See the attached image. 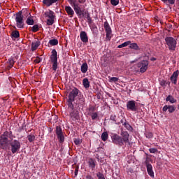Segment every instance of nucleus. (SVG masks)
Segmentation results:
<instances>
[{
    "mask_svg": "<svg viewBox=\"0 0 179 179\" xmlns=\"http://www.w3.org/2000/svg\"><path fill=\"white\" fill-rule=\"evenodd\" d=\"M160 85H161V86H166L167 82L164 80H162V81H160Z\"/></svg>",
    "mask_w": 179,
    "mask_h": 179,
    "instance_id": "nucleus-46",
    "label": "nucleus"
},
{
    "mask_svg": "<svg viewBox=\"0 0 179 179\" xmlns=\"http://www.w3.org/2000/svg\"><path fill=\"white\" fill-rule=\"evenodd\" d=\"M178 110H179V105L178 106Z\"/></svg>",
    "mask_w": 179,
    "mask_h": 179,
    "instance_id": "nucleus-57",
    "label": "nucleus"
},
{
    "mask_svg": "<svg viewBox=\"0 0 179 179\" xmlns=\"http://www.w3.org/2000/svg\"><path fill=\"white\" fill-rule=\"evenodd\" d=\"M137 66L140 68L141 73H145V71H148V66H149V57H145L144 59L137 64Z\"/></svg>",
    "mask_w": 179,
    "mask_h": 179,
    "instance_id": "nucleus-6",
    "label": "nucleus"
},
{
    "mask_svg": "<svg viewBox=\"0 0 179 179\" xmlns=\"http://www.w3.org/2000/svg\"><path fill=\"white\" fill-rule=\"evenodd\" d=\"M10 140L8 138L0 137V149H3V150H8V149H9V146H10Z\"/></svg>",
    "mask_w": 179,
    "mask_h": 179,
    "instance_id": "nucleus-11",
    "label": "nucleus"
},
{
    "mask_svg": "<svg viewBox=\"0 0 179 179\" xmlns=\"http://www.w3.org/2000/svg\"><path fill=\"white\" fill-rule=\"evenodd\" d=\"M177 1H178V2H179V0H177Z\"/></svg>",
    "mask_w": 179,
    "mask_h": 179,
    "instance_id": "nucleus-58",
    "label": "nucleus"
},
{
    "mask_svg": "<svg viewBox=\"0 0 179 179\" xmlns=\"http://www.w3.org/2000/svg\"><path fill=\"white\" fill-rule=\"evenodd\" d=\"M86 178H87V179H94V178H92V176H90V175H87V176H86Z\"/></svg>",
    "mask_w": 179,
    "mask_h": 179,
    "instance_id": "nucleus-53",
    "label": "nucleus"
},
{
    "mask_svg": "<svg viewBox=\"0 0 179 179\" xmlns=\"http://www.w3.org/2000/svg\"><path fill=\"white\" fill-rule=\"evenodd\" d=\"M104 29L106 33V38H111V33H113V31L111 30V27H110V24H108V22L106 21L104 22Z\"/></svg>",
    "mask_w": 179,
    "mask_h": 179,
    "instance_id": "nucleus-13",
    "label": "nucleus"
},
{
    "mask_svg": "<svg viewBox=\"0 0 179 179\" xmlns=\"http://www.w3.org/2000/svg\"><path fill=\"white\" fill-rule=\"evenodd\" d=\"M26 23L28 26H33V24H34V20H33V17H28L27 18Z\"/></svg>",
    "mask_w": 179,
    "mask_h": 179,
    "instance_id": "nucleus-27",
    "label": "nucleus"
},
{
    "mask_svg": "<svg viewBox=\"0 0 179 179\" xmlns=\"http://www.w3.org/2000/svg\"><path fill=\"white\" fill-rule=\"evenodd\" d=\"M129 45V48H131V50H135V51H139V50H141V48H139V46L138 45V43H130Z\"/></svg>",
    "mask_w": 179,
    "mask_h": 179,
    "instance_id": "nucleus-25",
    "label": "nucleus"
},
{
    "mask_svg": "<svg viewBox=\"0 0 179 179\" xmlns=\"http://www.w3.org/2000/svg\"><path fill=\"white\" fill-rule=\"evenodd\" d=\"M11 37L12 38H19V37H20V34L18 31H13L11 33Z\"/></svg>",
    "mask_w": 179,
    "mask_h": 179,
    "instance_id": "nucleus-28",
    "label": "nucleus"
},
{
    "mask_svg": "<svg viewBox=\"0 0 179 179\" xmlns=\"http://www.w3.org/2000/svg\"><path fill=\"white\" fill-rule=\"evenodd\" d=\"M165 43L166 45H168L169 50L171 51H176V48H177V41H176L174 38L166 36L165 38Z\"/></svg>",
    "mask_w": 179,
    "mask_h": 179,
    "instance_id": "nucleus-5",
    "label": "nucleus"
},
{
    "mask_svg": "<svg viewBox=\"0 0 179 179\" xmlns=\"http://www.w3.org/2000/svg\"><path fill=\"white\" fill-rule=\"evenodd\" d=\"M31 31H33V33H37V31H38V24H34L32 27Z\"/></svg>",
    "mask_w": 179,
    "mask_h": 179,
    "instance_id": "nucleus-39",
    "label": "nucleus"
},
{
    "mask_svg": "<svg viewBox=\"0 0 179 179\" xmlns=\"http://www.w3.org/2000/svg\"><path fill=\"white\" fill-rule=\"evenodd\" d=\"M169 111V113H174V111H176V107H174V106H171V105H165L163 108H162V111L164 113H166V111Z\"/></svg>",
    "mask_w": 179,
    "mask_h": 179,
    "instance_id": "nucleus-17",
    "label": "nucleus"
},
{
    "mask_svg": "<svg viewBox=\"0 0 179 179\" xmlns=\"http://www.w3.org/2000/svg\"><path fill=\"white\" fill-rule=\"evenodd\" d=\"M83 85L85 89H89L90 87V82H89V79L87 78L83 79Z\"/></svg>",
    "mask_w": 179,
    "mask_h": 179,
    "instance_id": "nucleus-24",
    "label": "nucleus"
},
{
    "mask_svg": "<svg viewBox=\"0 0 179 179\" xmlns=\"http://www.w3.org/2000/svg\"><path fill=\"white\" fill-rule=\"evenodd\" d=\"M150 61H156V58L152 57V58L150 59Z\"/></svg>",
    "mask_w": 179,
    "mask_h": 179,
    "instance_id": "nucleus-55",
    "label": "nucleus"
},
{
    "mask_svg": "<svg viewBox=\"0 0 179 179\" xmlns=\"http://www.w3.org/2000/svg\"><path fill=\"white\" fill-rule=\"evenodd\" d=\"M164 3H169V5H174L176 0H162Z\"/></svg>",
    "mask_w": 179,
    "mask_h": 179,
    "instance_id": "nucleus-37",
    "label": "nucleus"
},
{
    "mask_svg": "<svg viewBox=\"0 0 179 179\" xmlns=\"http://www.w3.org/2000/svg\"><path fill=\"white\" fill-rule=\"evenodd\" d=\"M34 62H35V64H40V62H41V59L39 57H37Z\"/></svg>",
    "mask_w": 179,
    "mask_h": 179,
    "instance_id": "nucleus-45",
    "label": "nucleus"
},
{
    "mask_svg": "<svg viewBox=\"0 0 179 179\" xmlns=\"http://www.w3.org/2000/svg\"><path fill=\"white\" fill-rule=\"evenodd\" d=\"M59 0H43V3L45 5V6H47L48 8L50 6H52L53 3H57Z\"/></svg>",
    "mask_w": 179,
    "mask_h": 179,
    "instance_id": "nucleus-19",
    "label": "nucleus"
},
{
    "mask_svg": "<svg viewBox=\"0 0 179 179\" xmlns=\"http://www.w3.org/2000/svg\"><path fill=\"white\" fill-rule=\"evenodd\" d=\"M78 171H79V170L78 169V168L75 169V171H74L75 176H78Z\"/></svg>",
    "mask_w": 179,
    "mask_h": 179,
    "instance_id": "nucleus-52",
    "label": "nucleus"
},
{
    "mask_svg": "<svg viewBox=\"0 0 179 179\" xmlns=\"http://www.w3.org/2000/svg\"><path fill=\"white\" fill-rule=\"evenodd\" d=\"M87 69H89V66H87V63H83L80 67V71L82 73H86V72H87Z\"/></svg>",
    "mask_w": 179,
    "mask_h": 179,
    "instance_id": "nucleus-23",
    "label": "nucleus"
},
{
    "mask_svg": "<svg viewBox=\"0 0 179 179\" xmlns=\"http://www.w3.org/2000/svg\"><path fill=\"white\" fill-rule=\"evenodd\" d=\"M27 138H28L29 142L31 143V142H34V140L36 139V136L33 134H29L28 135Z\"/></svg>",
    "mask_w": 179,
    "mask_h": 179,
    "instance_id": "nucleus-36",
    "label": "nucleus"
},
{
    "mask_svg": "<svg viewBox=\"0 0 179 179\" xmlns=\"http://www.w3.org/2000/svg\"><path fill=\"white\" fill-rule=\"evenodd\" d=\"M80 37L83 43H89V38L87 37V34L85 31H82L80 34Z\"/></svg>",
    "mask_w": 179,
    "mask_h": 179,
    "instance_id": "nucleus-18",
    "label": "nucleus"
},
{
    "mask_svg": "<svg viewBox=\"0 0 179 179\" xmlns=\"http://www.w3.org/2000/svg\"><path fill=\"white\" fill-rule=\"evenodd\" d=\"M118 80V78L117 77H111L110 79H109V82H117Z\"/></svg>",
    "mask_w": 179,
    "mask_h": 179,
    "instance_id": "nucleus-44",
    "label": "nucleus"
},
{
    "mask_svg": "<svg viewBox=\"0 0 179 179\" xmlns=\"http://www.w3.org/2000/svg\"><path fill=\"white\" fill-rule=\"evenodd\" d=\"M65 10L67 13V15H69V16H70V17H73V15H75V11H73V9H72V8L71 6H66L65 7Z\"/></svg>",
    "mask_w": 179,
    "mask_h": 179,
    "instance_id": "nucleus-22",
    "label": "nucleus"
},
{
    "mask_svg": "<svg viewBox=\"0 0 179 179\" xmlns=\"http://www.w3.org/2000/svg\"><path fill=\"white\" fill-rule=\"evenodd\" d=\"M79 3H85L86 2V0H78Z\"/></svg>",
    "mask_w": 179,
    "mask_h": 179,
    "instance_id": "nucleus-51",
    "label": "nucleus"
},
{
    "mask_svg": "<svg viewBox=\"0 0 179 179\" xmlns=\"http://www.w3.org/2000/svg\"><path fill=\"white\" fill-rule=\"evenodd\" d=\"M48 44H50V45H58V39L50 40Z\"/></svg>",
    "mask_w": 179,
    "mask_h": 179,
    "instance_id": "nucleus-34",
    "label": "nucleus"
},
{
    "mask_svg": "<svg viewBox=\"0 0 179 179\" xmlns=\"http://www.w3.org/2000/svg\"><path fill=\"white\" fill-rule=\"evenodd\" d=\"M8 62L11 65H15V62H16V61L15 60V57H10V59H8Z\"/></svg>",
    "mask_w": 179,
    "mask_h": 179,
    "instance_id": "nucleus-40",
    "label": "nucleus"
},
{
    "mask_svg": "<svg viewBox=\"0 0 179 179\" xmlns=\"http://www.w3.org/2000/svg\"><path fill=\"white\" fill-rule=\"evenodd\" d=\"M68 110L69 113L70 120L74 122L80 120V115H79V110L75 108L73 103H69L67 104Z\"/></svg>",
    "mask_w": 179,
    "mask_h": 179,
    "instance_id": "nucleus-3",
    "label": "nucleus"
},
{
    "mask_svg": "<svg viewBox=\"0 0 179 179\" xmlns=\"http://www.w3.org/2000/svg\"><path fill=\"white\" fill-rule=\"evenodd\" d=\"M129 44H131V41H126V42L122 43L121 45H119L117 46V48H124V47H128V45H129Z\"/></svg>",
    "mask_w": 179,
    "mask_h": 179,
    "instance_id": "nucleus-30",
    "label": "nucleus"
},
{
    "mask_svg": "<svg viewBox=\"0 0 179 179\" xmlns=\"http://www.w3.org/2000/svg\"><path fill=\"white\" fill-rule=\"evenodd\" d=\"M73 101H75L74 103L78 108H82L85 104V96L76 87L73 89L69 94L66 104H69V103L73 104Z\"/></svg>",
    "mask_w": 179,
    "mask_h": 179,
    "instance_id": "nucleus-1",
    "label": "nucleus"
},
{
    "mask_svg": "<svg viewBox=\"0 0 179 179\" xmlns=\"http://www.w3.org/2000/svg\"><path fill=\"white\" fill-rule=\"evenodd\" d=\"M113 143L118 146H124L128 143L129 145V134L128 131H122L120 136L115 134L111 136Z\"/></svg>",
    "mask_w": 179,
    "mask_h": 179,
    "instance_id": "nucleus-2",
    "label": "nucleus"
},
{
    "mask_svg": "<svg viewBox=\"0 0 179 179\" xmlns=\"http://www.w3.org/2000/svg\"><path fill=\"white\" fill-rule=\"evenodd\" d=\"M116 118L117 117L115 115H111L110 117V120H111V121H114L115 122H117Z\"/></svg>",
    "mask_w": 179,
    "mask_h": 179,
    "instance_id": "nucleus-48",
    "label": "nucleus"
},
{
    "mask_svg": "<svg viewBox=\"0 0 179 179\" xmlns=\"http://www.w3.org/2000/svg\"><path fill=\"white\" fill-rule=\"evenodd\" d=\"M41 43L38 39L35 40L34 42L31 43V51H36L40 47Z\"/></svg>",
    "mask_w": 179,
    "mask_h": 179,
    "instance_id": "nucleus-20",
    "label": "nucleus"
},
{
    "mask_svg": "<svg viewBox=\"0 0 179 179\" xmlns=\"http://www.w3.org/2000/svg\"><path fill=\"white\" fill-rule=\"evenodd\" d=\"M166 101H170L171 103V104L176 103V101H177V100H176V99H174V97H173V96L169 95L166 98Z\"/></svg>",
    "mask_w": 179,
    "mask_h": 179,
    "instance_id": "nucleus-29",
    "label": "nucleus"
},
{
    "mask_svg": "<svg viewBox=\"0 0 179 179\" xmlns=\"http://www.w3.org/2000/svg\"><path fill=\"white\" fill-rule=\"evenodd\" d=\"M166 85H170V82H166Z\"/></svg>",
    "mask_w": 179,
    "mask_h": 179,
    "instance_id": "nucleus-56",
    "label": "nucleus"
},
{
    "mask_svg": "<svg viewBox=\"0 0 179 179\" xmlns=\"http://www.w3.org/2000/svg\"><path fill=\"white\" fill-rule=\"evenodd\" d=\"M149 152H150V153H156V152H157V149H156V148H150Z\"/></svg>",
    "mask_w": 179,
    "mask_h": 179,
    "instance_id": "nucleus-47",
    "label": "nucleus"
},
{
    "mask_svg": "<svg viewBox=\"0 0 179 179\" xmlns=\"http://www.w3.org/2000/svg\"><path fill=\"white\" fill-rule=\"evenodd\" d=\"M145 166L147 167L148 174L152 178H154L155 172H153V166H152V164H149V162H146Z\"/></svg>",
    "mask_w": 179,
    "mask_h": 179,
    "instance_id": "nucleus-16",
    "label": "nucleus"
},
{
    "mask_svg": "<svg viewBox=\"0 0 179 179\" xmlns=\"http://www.w3.org/2000/svg\"><path fill=\"white\" fill-rule=\"evenodd\" d=\"M73 8L78 17H82L83 13L85 11V10H82V8H80L79 3L75 5Z\"/></svg>",
    "mask_w": 179,
    "mask_h": 179,
    "instance_id": "nucleus-15",
    "label": "nucleus"
},
{
    "mask_svg": "<svg viewBox=\"0 0 179 179\" xmlns=\"http://www.w3.org/2000/svg\"><path fill=\"white\" fill-rule=\"evenodd\" d=\"M50 59L52 64L53 71H57V69H58V52H57L55 49L52 50Z\"/></svg>",
    "mask_w": 179,
    "mask_h": 179,
    "instance_id": "nucleus-4",
    "label": "nucleus"
},
{
    "mask_svg": "<svg viewBox=\"0 0 179 179\" xmlns=\"http://www.w3.org/2000/svg\"><path fill=\"white\" fill-rule=\"evenodd\" d=\"M56 135L57 136L59 143H64L65 142V136H64V132H62V128L59 126L56 127Z\"/></svg>",
    "mask_w": 179,
    "mask_h": 179,
    "instance_id": "nucleus-12",
    "label": "nucleus"
},
{
    "mask_svg": "<svg viewBox=\"0 0 179 179\" xmlns=\"http://www.w3.org/2000/svg\"><path fill=\"white\" fill-rule=\"evenodd\" d=\"M94 110H95L94 106H90V107L89 108L90 114L91 113H94Z\"/></svg>",
    "mask_w": 179,
    "mask_h": 179,
    "instance_id": "nucleus-49",
    "label": "nucleus"
},
{
    "mask_svg": "<svg viewBox=\"0 0 179 179\" xmlns=\"http://www.w3.org/2000/svg\"><path fill=\"white\" fill-rule=\"evenodd\" d=\"M145 136L148 139H150V138H153V134L152 132L146 133Z\"/></svg>",
    "mask_w": 179,
    "mask_h": 179,
    "instance_id": "nucleus-42",
    "label": "nucleus"
},
{
    "mask_svg": "<svg viewBox=\"0 0 179 179\" xmlns=\"http://www.w3.org/2000/svg\"><path fill=\"white\" fill-rule=\"evenodd\" d=\"M126 106L128 111H133L134 113L138 111V106L136 105V101L134 100L128 101Z\"/></svg>",
    "mask_w": 179,
    "mask_h": 179,
    "instance_id": "nucleus-10",
    "label": "nucleus"
},
{
    "mask_svg": "<svg viewBox=\"0 0 179 179\" xmlns=\"http://www.w3.org/2000/svg\"><path fill=\"white\" fill-rule=\"evenodd\" d=\"M8 68H13V64H9V66H8Z\"/></svg>",
    "mask_w": 179,
    "mask_h": 179,
    "instance_id": "nucleus-54",
    "label": "nucleus"
},
{
    "mask_svg": "<svg viewBox=\"0 0 179 179\" xmlns=\"http://www.w3.org/2000/svg\"><path fill=\"white\" fill-rule=\"evenodd\" d=\"M73 142L75 145H80V143H82V142L80 141V139L79 138H75Z\"/></svg>",
    "mask_w": 179,
    "mask_h": 179,
    "instance_id": "nucleus-43",
    "label": "nucleus"
},
{
    "mask_svg": "<svg viewBox=\"0 0 179 179\" xmlns=\"http://www.w3.org/2000/svg\"><path fill=\"white\" fill-rule=\"evenodd\" d=\"M101 138L103 142H106V141H107V139H108V133H107L106 131L102 133Z\"/></svg>",
    "mask_w": 179,
    "mask_h": 179,
    "instance_id": "nucleus-32",
    "label": "nucleus"
},
{
    "mask_svg": "<svg viewBox=\"0 0 179 179\" xmlns=\"http://www.w3.org/2000/svg\"><path fill=\"white\" fill-rule=\"evenodd\" d=\"M12 136H13V135H12L11 131H4V133L3 134H1L0 136V138H3L5 139H8V138H9L10 139L12 140L13 139Z\"/></svg>",
    "mask_w": 179,
    "mask_h": 179,
    "instance_id": "nucleus-21",
    "label": "nucleus"
},
{
    "mask_svg": "<svg viewBox=\"0 0 179 179\" xmlns=\"http://www.w3.org/2000/svg\"><path fill=\"white\" fill-rule=\"evenodd\" d=\"M44 16L49 18L47 20L48 26H52V24H54V19H55V13L51 10H49L48 11L44 13Z\"/></svg>",
    "mask_w": 179,
    "mask_h": 179,
    "instance_id": "nucleus-8",
    "label": "nucleus"
},
{
    "mask_svg": "<svg viewBox=\"0 0 179 179\" xmlns=\"http://www.w3.org/2000/svg\"><path fill=\"white\" fill-rule=\"evenodd\" d=\"M88 23L90 24L92 23V17H89L87 18Z\"/></svg>",
    "mask_w": 179,
    "mask_h": 179,
    "instance_id": "nucleus-50",
    "label": "nucleus"
},
{
    "mask_svg": "<svg viewBox=\"0 0 179 179\" xmlns=\"http://www.w3.org/2000/svg\"><path fill=\"white\" fill-rule=\"evenodd\" d=\"M123 125L127 129V131H130V132H132V131H134V128L131 127V124H129V123L124 122Z\"/></svg>",
    "mask_w": 179,
    "mask_h": 179,
    "instance_id": "nucleus-31",
    "label": "nucleus"
},
{
    "mask_svg": "<svg viewBox=\"0 0 179 179\" xmlns=\"http://www.w3.org/2000/svg\"><path fill=\"white\" fill-rule=\"evenodd\" d=\"M89 167L94 169L96 167V161L93 158H90L88 161Z\"/></svg>",
    "mask_w": 179,
    "mask_h": 179,
    "instance_id": "nucleus-26",
    "label": "nucleus"
},
{
    "mask_svg": "<svg viewBox=\"0 0 179 179\" xmlns=\"http://www.w3.org/2000/svg\"><path fill=\"white\" fill-rule=\"evenodd\" d=\"M10 145L11 147V152L13 155L17 153V151L20 150L21 145L19 140H13V141H10Z\"/></svg>",
    "mask_w": 179,
    "mask_h": 179,
    "instance_id": "nucleus-9",
    "label": "nucleus"
},
{
    "mask_svg": "<svg viewBox=\"0 0 179 179\" xmlns=\"http://www.w3.org/2000/svg\"><path fill=\"white\" fill-rule=\"evenodd\" d=\"M69 2L71 3L73 8L75 6V5H78V3L76 2V0H69Z\"/></svg>",
    "mask_w": 179,
    "mask_h": 179,
    "instance_id": "nucleus-41",
    "label": "nucleus"
},
{
    "mask_svg": "<svg viewBox=\"0 0 179 179\" xmlns=\"http://www.w3.org/2000/svg\"><path fill=\"white\" fill-rule=\"evenodd\" d=\"M22 13V11H19L15 14L16 26L18 29H23L24 27V21L23 20L24 17Z\"/></svg>",
    "mask_w": 179,
    "mask_h": 179,
    "instance_id": "nucleus-7",
    "label": "nucleus"
},
{
    "mask_svg": "<svg viewBox=\"0 0 179 179\" xmlns=\"http://www.w3.org/2000/svg\"><path fill=\"white\" fill-rule=\"evenodd\" d=\"M110 3L113 6H117L120 3V0H110Z\"/></svg>",
    "mask_w": 179,
    "mask_h": 179,
    "instance_id": "nucleus-38",
    "label": "nucleus"
},
{
    "mask_svg": "<svg viewBox=\"0 0 179 179\" xmlns=\"http://www.w3.org/2000/svg\"><path fill=\"white\" fill-rule=\"evenodd\" d=\"M90 115L93 120H96L97 117H99V114H97V112L91 113H90Z\"/></svg>",
    "mask_w": 179,
    "mask_h": 179,
    "instance_id": "nucleus-35",
    "label": "nucleus"
},
{
    "mask_svg": "<svg viewBox=\"0 0 179 179\" xmlns=\"http://www.w3.org/2000/svg\"><path fill=\"white\" fill-rule=\"evenodd\" d=\"M81 17H85V19H88L89 17H90V14L89 13V11H83V15H81Z\"/></svg>",
    "mask_w": 179,
    "mask_h": 179,
    "instance_id": "nucleus-33",
    "label": "nucleus"
},
{
    "mask_svg": "<svg viewBox=\"0 0 179 179\" xmlns=\"http://www.w3.org/2000/svg\"><path fill=\"white\" fill-rule=\"evenodd\" d=\"M178 75H179V71L177 70L174 71L171 76V83H173V85H177V80H178Z\"/></svg>",
    "mask_w": 179,
    "mask_h": 179,
    "instance_id": "nucleus-14",
    "label": "nucleus"
}]
</instances>
